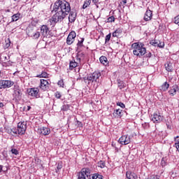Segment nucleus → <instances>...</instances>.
<instances>
[{
  "instance_id": "f257e3e1",
  "label": "nucleus",
  "mask_w": 179,
  "mask_h": 179,
  "mask_svg": "<svg viewBox=\"0 0 179 179\" xmlns=\"http://www.w3.org/2000/svg\"><path fill=\"white\" fill-rule=\"evenodd\" d=\"M52 13L55 12V15L50 20L51 23H58V22H62L66 16L69 15V22L73 23L76 20V12L71 11V3L65 0H57L55 2Z\"/></svg>"
},
{
  "instance_id": "f03ea898",
  "label": "nucleus",
  "mask_w": 179,
  "mask_h": 179,
  "mask_svg": "<svg viewBox=\"0 0 179 179\" xmlns=\"http://www.w3.org/2000/svg\"><path fill=\"white\" fill-rule=\"evenodd\" d=\"M101 73L99 71H95L91 74L87 75L84 78V81L87 85H92L94 89H97L100 86V77Z\"/></svg>"
},
{
  "instance_id": "7ed1b4c3",
  "label": "nucleus",
  "mask_w": 179,
  "mask_h": 179,
  "mask_svg": "<svg viewBox=\"0 0 179 179\" xmlns=\"http://www.w3.org/2000/svg\"><path fill=\"white\" fill-rule=\"evenodd\" d=\"M131 48L133 49V54L136 57H143L146 54V48H145V44L141 42H136L131 45Z\"/></svg>"
},
{
  "instance_id": "20e7f679",
  "label": "nucleus",
  "mask_w": 179,
  "mask_h": 179,
  "mask_svg": "<svg viewBox=\"0 0 179 179\" xmlns=\"http://www.w3.org/2000/svg\"><path fill=\"white\" fill-rule=\"evenodd\" d=\"M26 129H27V122H20L17 124V127L11 129L13 134L15 135H24L26 134Z\"/></svg>"
},
{
  "instance_id": "39448f33",
  "label": "nucleus",
  "mask_w": 179,
  "mask_h": 179,
  "mask_svg": "<svg viewBox=\"0 0 179 179\" xmlns=\"http://www.w3.org/2000/svg\"><path fill=\"white\" fill-rule=\"evenodd\" d=\"M50 85H51V83L48 82V80L41 79L39 89L43 92H47L50 89Z\"/></svg>"
},
{
  "instance_id": "423d86ee",
  "label": "nucleus",
  "mask_w": 179,
  "mask_h": 179,
  "mask_svg": "<svg viewBox=\"0 0 179 179\" xmlns=\"http://www.w3.org/2000/svg\"><path fill=\"white\" fill-rule=\"evenodd\" d=\"M27 92L29 96H31V97H36V99L40 97V90L37 87L30 88Z\"/></svg>"
},
{
  "instance_id": "0eeeda50",
  "label": "nucleus",
  "mask_w": 179,
  "mask_h": 179,
  "mask_svg": "<svg viewBox=\"0 0 179 179\" xmlns=\"http://www.w3.org/2000/svg\"><path fill=\"white\" fill-rule=\"evenodd\" d=\"M118 143L120 145H129V143H131V136L128 135H123L119 138Z\"/></svg>"
},
{
  "instance_id": "6e6552de",
  "label": "nucleus",
  "mask_w": 179,
  "mask_h": 179,
  "mask_svg": "<svg viewBox=\"0 0 179 179\" xmlns=\"http://www.w3.org/2000/svg\"><path fill=\"white\" fill-rule=\"evenodd\" d=\"M89 174H90V169L84 168L78 173V179H86V177H89Z\"/></svg>"
},
{
  "instance_id": "1a4fd4ad",
  "label": "nucleus",
  "mask_w": 179,
  "mask_h": 179,
  "mask_svg": "<svg viewBox=\"0 0 179 179\" xmlns=\"http://www.w3.org/2000/svg\"><path fill=\"white\" fill-rule=\"evenodd\" d=\"M76 38V32H75V31H71L66 38V43L68 44V45H71V44H73V41H75Z\"/></svg>"
},
{
  "instance_id": "9d476101",
  "label": "nucleus",
  "mask_w": 179,
  "mask_h": 179,
  "mask_svg": "<svg viewBox=\"0 0 179 179\" xmlns=\"http://www.w3.org/2000/svg\"><path fill=\"white\" fill-rule=\"evenodd\" d=\"M152 121L155 124L160 123L163 121V115L160 114L159 112H156L153 115V117L152 118Z\"/></svg>"
},
{
  "instance_id": "9b49d317",
  "label": "nucleus",
  "mask_w": 179,
  "mask_h": 179,
  "mask_svg": "<svg viewBox=\"0 0 179 179\" xmlns=\"http://www.w3.org/2000/svg\"><path fill=\"white\" fill-rule=\"evenodd\" d=\"M1 82L2 89H9V87H12L13 85H15V83L11 80H1Z\"/></svg>"
},
{
  "instance_id": "f8f14e48",
  "label": "nucleus",
  "mask_w": 179,
  "mask_h": 179,
  "mask_svg": "<svg viewBox=\"0 0 179 179\" xmlns=\"http://www.w3.org/2000/svg\"><path fill=\"white\" fill-rule=\"evenodd\" d=\"M153 17V13L150 10H147L146 12L144 14V20L145 22H150V20H152Z\"/></svg>"
},
{
  "instance_id": "ddd939ff",
  "label": "nucleus",
  "mask_w": 179,
  "mask_h": 179,
  "mask_svg": "<svg viewBox=\"0 0 179 179\" xmlns=\"http://www.w3.org/2000/svg\"><path fill=\"white\" fill-rule=\"evenodd\" d=\"M37 132L38 134H41V135H50V133L51 132V131L50 130V129L48 127H41L40 129H38Z\"/></svg>"
},
{
  "instance_id": "4468645a",
  "label": "nucleus",
  "mask_w": 179,
  "mask_h": 179,
  "mask_svg": "<svg viewBox=\"0 0 179 179\" xmlns=\"http://www.w3.org/2000/svg\"><path fill=\"white\" fill-rule=\"evenodd\" d=\"M49 30L50 29L47 25H42L41 27V34L43 37H47V36H48Z\"/></svg>"
},
{
  "instance_id": "2eb2a0df",
  "label": "nucleus",
  "mask_w": 179,
  "mask_h": 179,
  "mask_svg": "<svg viewBox=\"0 0 179 179\" xmlns=\"http://www.w3.org/2000/svg\"><path fill=\"white\" fill-rule=\"evenodd\" d=\"M22 90L20 89H17L14 91V97L15 99V100H20V99H22Z\"/></svg>"
},
{
  "instance_id": "dca6fc26",
  "label": "nucleus",
  "mask_w": 179,
  "mask_h": 179,
  "mask_svg": "<svg viewBox=\"0 0 179 179\" xmlns=\"http://www.w3.org/2000/svg\"><path fill=\"white\" fill-rule=\"evenodd\" d=\"M126 177L127 179H138V175L129 171L126 173Z\"/></svg>"
},
{
  "instance_id": "f3484780",
  "label": "nucleus",
  "mask_w": 179,
  "mask_h": 179,
  "mask_svg": "<svg viewBox=\"0 0 179 179\" xmlns=\"http://www.w3.org/2000/svg\"><path fill=\"white\" fill-rule=\"evenodd\" d=\"M177 89H178V85H174L172 86L169 91L170 96H176V94H177Z\"/></svg>"
},
{
  "instance_id": "a211bd4d",
  "label": "nucleus",
  "mask_w": 179,
  "mask_h": 179,
  "mask_svg": "<svg viewBox=\"0 0 179 179\" xmlns=\"http://www.w3.org/2000/svg\"><path fill=\"white\" fill-rule=\"evenodd\" d=\"M113 115L115 118H121L122 117V110L116 109L113 113Z\"/></svg>"
},
{
  "instance_id": "6ab92c4d",
  "label": "nucleus",
  "mask_w": 179,
  "mask_h": 179,
  "mask_svg": "<svg viewBox=\"0 0 179 179\" xmlns=\"http://www.w3.org/2000/svg\"><path fill=\"white\" fill-rule=\"evenodd\" d=\"M122 34V29L121 28H117L115 31L112 34L113 37H120Z\"/></svg>"
},
{
  "instance_id": "aec40b11",
  "label": "nucleus",
  "mask_w": 179,
  "mask_h": 179,
  "mask_svg": "<svg viewBox=\"0 0 179 179\" xmlns=\"http://www.w3.org/2000/svg\"><path fill=\"white\" fill-rule=\"evenodd\" d=\"M29 36L30 37H31L34 40H37L38 38H40V36H41V34H40V31H34V33H29Z\"/></svg>"
},
{
  "instance_id": "412c9836",
  "label": "nucleus",
  "mask_w": 179,
  "mask_h": 179,
  "mask_svg": "<svg viewBox=\"0 0 179 179\" xmlns=\"http://www.w3.org/2000/svg\"><path fill=\"white\" fill-rule=\"evenodd\" d=\"M117 86L120 90H122V89H124V87H127V84L124 83V81L121 80V79H117Z\"/></svg>"
},
{
  "instance_id": "4be33fe9",
  "label": "nucleus",
  "mask_w": 179,
  "mask_h": 179,
  "mask_svg": "<svg viewBox=\"0 0 179 179\" xmlns=\"http://www.w3.org/2000/svg\"><path fill=\"white\" fill-rule=\"evenodd\" d=\"M99 61L102 65H104L105 66H107L108 65V59H107V57L106 56H101L99 58Z\"/></svg>"
},
{
  "instance_id": "5701e85b",
  "label": "nucleus",
  "mask_w": 179,
  "mask_h": 179,
  "mask_svg": "<svg viewBox=\"0 0 179 179\" xmlns=\"http://www.w3.org/2000/svg\"><path fill=\"white\" fill-rule=\"evenodd\" d=\"M165 68L168 72H173V71H174V69L173 68V64L171 62H166L165 64Z\"/></svg>"
},
{
  "instance_id": "b1692460",
  "label": "nucleus",
  "mask_w": 179,
  "mask_h": 179,
  "mask_svg": "<svg viewBox=\"0 0 179 179\" xmlns=\"http://www.w3.org/2000/svg\"><path fill=\"white\" fill-rule=\"evenodd\" d=\"M78 62H75V60H72L69 63V69L70 71H73V69H75V68H76V66H78Z\"/></svg>"
},
{
  "instance_id": "393cba45",
  "label": "nucleus",
  "mask_w": 179,
  "mask_h": 179,
  "mask_svg": "<svg viewBox=\"0 0 179 179\" xmlns=\"http://www.w3.org/2000/svg\"><path fill=\"white\" fill-rule=\"evenodd\" d=\"M19 19H20V14L19 13L15 14L11 17V22H17Z\"/></svg>"
},
{
  "instance_id": "a878e982",
  "label": "nucleus",
  "mask_w": 179,
  "mask_h": 179,
  "mask_svg": "<svg viewBox=\"0 0 179 179\" xmlns=\"http://www.w3.org/2000/svg\"><path fill=\"white\" fill-rule=\"evenodd\" d=\"M169 87H170V84H169L167 82H165L162 85V90H163L164 92H167V90H169Z\"/></svg>"
},
{
  "instance_id": "bb28decb",
  "label": "nucleus",
  "mask_w": 179,
  "mask_h": 179,
  "mask_svg": "<svg viewBox=\"0 0 179 179\" xmlns=\"http://www.w3.org/2000/svg\"><path fill=\"white\" fill-rule=\"evenodd\" d=\"M90 3H92V0H86L83 6V9H86V8L90 6Z\"/></svg>"
},
{
  "instance_id": "cd10ccee",
  "label": "nucleus",
  "mask_w": 179,
  "mask_h": 179,
  "mask_svg": "<svg viewBox=\"0 0 179 179\" xmlns=\"http://www.w3.org/2000/svg\"><path fill=\"white\" fill-rule=\"evenodd\" d=\"M92 179H103V175L99 173H94L92 176Z\"/></svg>"
},
{
  "instance_id": "c85d7f7f",
  "label": "nucleus",
  "mask_w": 179,
  "mask_h": 179,
  "mask_svg": "<svg viewBox=\"0 0 179 179\" xmlns=\"http://www.w3.org/2000/svg\"><path fill=\"white\" fill-rule=\"evenodd\" d=\"M70 108H71V105L66 104L62 106L61 110L62 111H68V110H69Z\"/></svg>"
},
{
  "instance_id": "c756f323",
  "label": "nucleus",
  "mask_w": 179,
  "mask_h": 179,
  "mask_svg": "<svg viewBox=\"0 0 179 179\" xmlns=\"http://www.w3.org/2000/svg\"><path fill=\"white\" fill-rule=\"evenodd\" d=\"M8 58H9V56H7L6 55H2L0 56V59L3 62H5L8 61Z\"/></svg>"
},
{
  "instance_id": "7c9ffc66",
  "label": "nucleus",
  "mask_w": 179,
  "mask_h": 179,
  "mask_svg": "<svg viewBox=\"0 0 179 179\" xmlns=\"http://www.w3.org/2000/svg\"><path fill=\"white\" fill-rule=\"evenodd\" d=\"M98 167H100L101 169H104L106 167V162L103 161H99L98 162Z\"/></svg>"
},
{
  "instance_id": "2f4dec72",
  "label": "nucleus",
  "mask_w": 179,
  "mask_h": 179,
  "mask_svg": "<svg viewBox=\"0 0 179 179\" xmlns=\"http://www.w3.org/2000/svg\"><path fill=\"white\" fill-rule=\"evenodd\" d=\"M150 44L154 47H157V45H159V41H157V40H152L150 41Z\"/></svg>"
},
{
  "instance_id": "473e14b6",
  "label": "nucleus",
  "mask_w": 179,
  "mask_h": 179,
  "mask_svg": "<svg viewBox=\"0 0 179 179\" xmlns=\"http://www.w3.org/2000/svg\"><path fill=\"white\" fill-rule=\"evenodd\" d=\"M114 22H115V17L114 16L109 17L106 21L107 23H113Z\"/></svg>"
},
{
  "instance_id": "72a5a7b5",
  "label": "nucleus",
  "mask_w": 179,
  "mask_h": 179,
  "mask_svg": "<svg viewBox=\"0 0 179 179\" xmlns=\"http://www.w3.org/2000/svg\"><path fill=\"white\" fill-rule=\"evenodd\" d=\"M83 41H85V38H81L80 40L78 41L77 43L78 47H83Z\"/></svg>"
},
{
  "instance_id": "f704fd0d",
  "label": "nucleus",
  "mask_w": 179,
  "mask_h": 179,
  "mask_svg": "<svg viewBox=\"0 0 179 179\" xmlns=\"http://www.w3.org/2000/svg\"><path fill=\"white\" fill-rule=\"evenodd\" d=\"M5 43H6L4 45L5 48H9L10 47V40L8 38L5 41Z\"/></svg>"
},
{
  "instance_id": "c9c22d12",
  "label": "nucleus",
  "mask_w": 179,
  "mask_h": 179,
  "mask_svg": "<svg viewBox=\"0 0 179 179\" xmlns=\"http://www.w3.org/2000/svg\"><path fill=\"white\" fill-rule=\"evenodd\" d=\"M55 97H56V99H61V97H62V94L57 91L55 93Z\"/></svg>"
},
{
  "instance_id": "e433bc0d",
  "label": "nucleus",
  "mask_w": 179,
  "mask_h": 179,
  "mask_svg": "<svg viewBox=\"0 0 179 179\" xmlns=\"http://www.w3.org/2000/svg\"><path fill=\"white\" fill-rule=\"evenodd\" d=\"M110 39H111V33L106 36L105 43H108V41H110Z\"/></svg>"
},
{
  "instance_id": "4c0bfd02",
  "label": "nucleus",
  "mask_w": 179,
  "mask_h": 179,
  "mask_svg": "<svg viewBox=\"0 0 179 179\" xmlns=\"http://www.w3.org/2000/svg\"><path fill=\"white\" fill-rule=\"evenodd\" d=\"M173 23H175V24H178V26H179V15L174 17Z\"/></svg>"
},
{
  "instance_id": "58836bf2",
  "label": "nucleus",
  "mask_w": 179,
  "mask_h": 179,
  "mask_svg": "<svg viewBox=\"0 0 179 179\" xmlns=\"http://www.w3.org/2000/svg\"><path fill=\"white\" fill-rule=\"evenodd\" d=\"M166 164L167 162H166V158H162L161 161V166H162V167H166Z\"/></svg>"
},
{
  "instance_id": "ea45409f",
  "label": "nucleus",
  "mask_w": 179,
  "mask_h": 179,
  "mask_svg": "<svg viewBox=\"0 0 179 179\" xmlns=\"http://www.w3.org/2000/svg\"><path fill=\"white\" fill-rule=\"evenodd\" d=\"M85 54L83 52H78L77 55V59H78L79 62H80V57H84Z\"/></svg>"
},
{
  "instance_id": "a19ab883",
  "label": "nucleus",
  "mask_w": 179,
  "mask_h": 179,
  "mask_svg": "<svg viewBox=\"0 0 179 179\" xmlns=\"http://www.w3.org/2000/svg\"><path fill=\"white\" fill-rule=\"evenodd\" d=\"M10 152L13 153V155H19V151L15 148H12Z\"/></svg>"
},
{
  "instance_id": "79ce46f5",
  "label": "nucleus",
  "mask_w": 179,
  "mask_h": 179,
  "mask_svg": "<svg viewBox=\"0 0 179 179\" xmlns=\"http://www.w3.org/2000/svg\"><path fill=\"white\" fill-rule=\"evenodd\" d=\"M157 47H159V48H164V42L159 41Z\"/></svg>"
},
{
  "instance_id": "37998d69",
  "label": "nucleus",
  "mask_w": 179,
  "mask_h": 179,
  "mask_svg": "<svg viewBox=\"0 0 179 179\" xmlns=\"http://www.w3.org/2000/svg\"><path fill=\"white\" fill-rule=\"evenodd\" d=\"M57 85L60 86V87H64V80H59Z\"/></svg>"
},
{
  "instance_id": "c03bdc74",
  "label": "nucleus",
  "mask_w": 179,
  "mask_h": 179,
  "mask_svg": "<svg viewBox=\"0 0 179 179\" xmlns=\"http://www.w3.org/2000/svg\"><path fill=\"white\" fill-rule=\"evenodd\" d=\"M117 106H119V107H121V108H125V104L122 102H117Z\"/></svg>"
},
{
  "instance_id": "a18cd8bd",
  "label": "nucleus",
  "mask_w": 179,
  "mask_h": 179,
  "mask_svg": "<svg viewBox=\"0 0 179 179\" xmlns=\"http://www.w3.org/2000/svg\"><path fill=\"white\" fill-rule=\"evenodd\" d=\"M120 145V143H115L114 141L112 142V146L113 148H118V146Z\"/></svg>"
},
{
  "instance_id": "49530a36",
  "label": "nucleus",
  "mask_w": 179,
  "mask_h": 179,
  "mask_svg": "<svg viewBox=\"0 0 179 179\" xmlns=\"http://www.w3.org/2000/svg\"><path fill=\"white\" fill-rule=\"evenodd\" d=\"M23 110H24V111H30V110H31V106H24V108H23Z\"/></svg>"
},
{
  "instance_id": "de8ad7c7",
  "label": "nucleus",
  "mask_w": 179,
  "mask_h": 179,
  "mask_svg": "<svg viewBox=\"0 0 179 179\" xmlns=\"http://www.w3.org/2000/svg\"><path fill=\"white\" fill-rule=\"evenodd\" d=\"M142 127L144 128V129H148V128H149V123H144L142 124Z\"/></svg>"
},
{
  "instance_id": "09e8293b",
  "label": "nucleus",
  "mask_w": 179,
  "mask_h": 179,
  "mask_svg": "<svg viewBox=\"0 0 179 179\" xmlns=\"http://www.w3.org/2000/svg\"><path fill=\"white\" fill-rule=\"evenodd\" d=\"M42 76L45 78H48V73H47V72H45V71H43Z\"/></svg>"
},
{
  "instance_id": "8fccbe9b",
  "label": "nucleus",
  "mask_w": 179,
  "mask_h": 179,
  "mask_svg": "<svg viewBox=\"0 0 179 179\" xmlns=\"http://www.w3.org/2000/svg\"><path fill=\"white\" fill-rule=\"evenodd\" d=\"M146 57H147V58H150V57H152V52H148V53H147L146 55Z\"/></svg>"
},
{
  "instance_id": "3c124183",
  "label": "nucleus",
  "mask_w": 179,
  "mask_h": 179,
  "mask_svg": "<svg viewBox=\"0 0 179 179\" xmlns=\"http://www.w3.org/2000/svg\"><path fill=\"white\" fill-rule=\"evenodd\" d=\"M179 136H176V137H175L174 138V139H175V142H178V143H179Z\"/></svg>"
},
{
  "instance_id": "603ef678",
  "label": "nucleus",
  "mask_w": 179,
  "mask_h": 179,
  "mask_svg": "<svg viewBox=\"0 0 179 179\" xmlns=\"http://www.w3.org/2000/svg\"><path fill=\"white\" fill-rule=\"evenodd\" d=\"M93 3H94V5H97V3H99V0H92Z\"/></svg>"
},
{
  "instance_id": "864d4df0",
  "label": "nucleus",
  "mask_w": 179,
  "mask_h": 179,
  "mask_svg": "<svg viewBox=\"0 0 179 179\" xmlns=\"http://www.w3.org/2000/svg\"><path fill=\"white\" fill-rule=\"evenodd\" d=\"M177 150L179 152V143H175Z\"/></svg>"
},
{
  "instance_id": "5fc2aeb1",
  "label": "nucleus",
  "mask_w": 179,
  "mask_h": 179,
  "mask_svg": "<svg viewBox=\"0 0 179 179\" xmlns=\"http://www.w3.org/2000/svg\"><path fill=\"white\" fill-rule=\"evenodd\" d=\"M61 169H62V165L58 164V166H57V170H61Z\"/></svg>"
},
{
  "instance_id": "6e6d98bb",
  "label": "nucleus",
  "mask_w": 179,
  "mask_h": 179,
  "mask_svg": "<svg viewBox=\"0 0 179 179\" xmlns=\"http://www.w3.org/2000/svg\"><path fill=\"white\" fill-rule=\"evenodd\" d=\"M36 78H43V73H41V74H39L38 76H36Z\"/></svg>"
},
{
  "instance_id": "4d7b16f0",
  "label": "nucleus",
  "mask_w": 179,
  "mask_h": 179,
  "mask_svg": "<svg viewBox=\"0 0 179 179\" xmlns=\"http://www.w3.org/2000/svg\"><path fill=\"white\" fill-rule=\"evenodd\" d=\"M2 169H3V166L0 165V173H2Z\"/></svg>"
},
{
  "instance_id": "13d9d810",
  "label": "nucleus",
  "mask_w": 179,
  "mask_h": 179,
  "mask_svg": "<svg viewBox=\"0 0 179 179\" xmlns=\"http://www.w3.org/2000/svg\"><path fill=\"white\" fill-rule=\"evenodd\" d=\"M3 107V103L0 102V108H2Z\"/></svg>"
},
{
  "instance_id": "bf43d9fd",
  "label": "nucleus",
  "mask_w": 179,
  "mask_h": 179,
  "mask_svg": "<svg viewBox=\"0 0 179 179\" xmlns=\"http://www.w3.org/2000/svg\"><path fill=\"white\" fill-rule=\"evenodd\" d=\"M122 2L124 3V5H125L127 3V0H122Z\"/></svg>"
},
{
  "instance_id": "052dcab7",
  "label": "nucleus",
  "mask_w": 179,
  "mask_h": 179,
  "mask_svg": "<svg viewBox=\"0 0 179 179\" xmlns=\"http://www.w3.org/2000/svg\"><path fill=\"white\" fill-rule=\"evenodd\" d=\"M115 152H118V147H116V148H115Z\"/></svg>"
},
{
  "instance_id": "680f3d73",
  "label": "nucleus",
  "mask_w": 179,
  "mask_h": 179,
  "mask_svg": "<svg viewBox=\"0 0 179 179\" xmlns=\"http://www.w3.org/2000/svg\"><path fill=\"white\" fill-rule=\"evenodd\" d=\"M0 89H2V83L1 80H0Z\"/></svg>"
},
{
  "instance_id": "e2e57ef3",
  "label": "nucleus",
  "mask_w": 179,
  "mask_h": 179,
  "mask_svg": "<svg viewBox=\"0 0 179 179\" xmlns=\"http://www.w3.org/2000/svg\"><path fill=\"white\" fill-rule=\"evenodd\" d=\"M78 125H82V122H78Z\"/></svg>"
},
{
  "instance_id": "0e129e2a",
  "label": "nucleus",
  "mask_w": 179,
  "mask_h": 179,
  "mask_svg": "<svg viewBox=\"0 0 179 179\" xmlns=\"http://www.w3.org/2000/svg\"><path fill=\"white\" fill-rule=\"evenodd\" d=\"M178 92H179V89H178Z\"/></svg>"
},
{
  "instance_id": "69168bd1",
  "label": "nucleus",
  "mask_w": 179,
  "mask_h": 179,
  "mask_svg": "<svg viewBox=\"0 0 179 179\" xmlns=\"http://www.w3.org/2000/svg\"><path fill=\"white\" fill-rule=\"evenodd\" d=\"M0 76H1V71H0Z\"/></svg>"
}]
</instances>
